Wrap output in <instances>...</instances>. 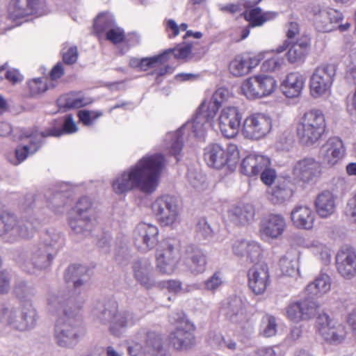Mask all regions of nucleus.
<instances>
[{"label":"nucleus","instance_id":"nucleus-52","mask_svg":"<svg viewBox=\"0 0 356 356\" xmlns=\"http://www.w3.org/2000/svg\"><path fill=\"white\" fill-rule=\"evenodd\" d=\"M280 267L285 275L293 277L298 273V261L290 253H287L280 259Z\"/></svg>","mask_w":356,"mask_h":356},{"label":"nucleus","instance_id":"nucleus-22","mask_svg":"<svg viewBox=\"0 0 356 356\" xmlns=\"http://www.w3.org/2000/svg\"><path fill=\"white\" fill-rule=\"evenodd\" d=\"M293 174L304 183H309L321 175L322 165L314 158H304L295 163Z\"/></svg>","mask_w":356,"mask_h":356},{"label":"nucleus","instance_id":"nucleus-20","mask_svg":"<svg viewBox=\"0 0 356 356\" xmlns=\"http://www.w3.org/2000/svg\"><path fill=\"white\" fill-rule=\"evenodd\" d=\"M346 155L343 140L337 136L330 137L321 147L320 156L323 163L327 167L337 165Z\"/></svg>","mask_w":356,"mask_h":356},{"label":"nucleus","instance_id":"nucleus-29","mask_svg":"<svg viewBox=\"0 0 356 356\" xmlns=\"http://www.w3.org/2000/svg\"><path fill=\"white\" fill-rule=\"evenodd\" d=\"M132 268L136 280L141 286L149 289L155 284L154 267L149 259L143 258L135 261Z\"/></svg>","mask_w":356,"mask_h":356},{"label":"nucleus","instance_id":"nucleus-51","mask_svg":"<svg viewBox=\"0 0 356 356\" xmlns=\"http://www.w3.org/2000/svg\"><path fill=\"white\" fill-rule=\"evenodd\" d=\"M309 42L307 39H301L296 42L288 51L287 58L291 63L300 60L309 49Z\"/></svg>","mask_w":356,"mask_h":356},{"label":"nucleus","instance_id":"nucleus-10","mask_svg":"<svg viewBox=\"0 0 356 356\" xmlns=\"http://www.w3.org/2000/svg\"><path fill=\"white\" fill-rule=\"evenodd\" d=\"M191 53V45L182 43L173 49L165 50L162 54L145 58H131L129 60L130 67H152L164 65L172 57L176 59H186Z\"/></svg>","mask_w":356,"mask_h":356},{"label":"nucleus","instance_id":"nucleus-49","mask_svg":"<svg viewBox=\"0 0 356 356\" xmlns=\"http://www.w3.org/2000/svg\"><path fill=\"white\" fill-rule=\"evenodd\" d=\"M188 270L193 274H200L206 270L207 259L200 251H195L185 261Z\"/></svg>","mask_w":356,"mask_h":356},{"label":"nucleus","instance_id":"nucleus-6","mask_svg":"<svg viewBox=\"0 0 356 356\" xmlns=\"http://www.w3.org/2000/svg\"><path fill=\"white\" fill-rule=\"evenodd\" d=\"M239 150L236 145L229 143L226 147L214 143L208 145L204 152L207 164L213 168L220 169L227 165L234 168L239 160Z\"/></svg>","mask_w":356,"mask_h":356},{"label":"nucleus","instance_id":"nucleus-9","mask_svg":"<svg viewBox=\"0 0 356 356\" xmlns=\"http://www.w3.org/2000/svg\"><path fill=\"white\" fill-rule=\"evenodd\" d=\"M36 316V310L33 305L25 303L20 313L14 309H3L0 314V321L13 329L25 331L34 326Z\"/></svg>","mask_w":356,"mask_h":356},{"label":"nucleus","instance_id":"nucleus-23","mask_svg":"<svg viewBox=\"0 0 356 356\" xmlns=\"http://www.w3.org/2000/svg\"><path fill=\"white\" fill-rule=\"evenodd\" d=\"M318 307V302L313 300L293 302L286 307V317L295 323L308 320L316 314Z\"/></svg>","mask_w":356,"mask_h":356},{"label":"nucleus","instance_id":"nucleus-62","mask_svg":"<svg viewBox=\"0 0 356 356\" xmlns=\"http://www.w3.org/2000/svg\"><path fill=\"white\" fill-rule=\"evenodd\" d=\"M124 38V31L120 27H111L106 33V38L114 44L122 42Z\"/></svg>","mask_w":356,"mask_h":356},{"label":"nucleus","instance_id":"nucleus-54","mask_svg":"<svg viewBox=\"0 0 356 356\" xmlns=\"http://www.w3.org/2000/svg\"><path fill=\"white\" fill-rule=\"evenodd\" d=\"M263 59L261 54H244L236 57L233 67H257Z\"/></svg>","mask_w":356,"mask_h":356},{"label":"nucleus","instance_id":"nucleus-34","mask_svg":"<svg viewBox=\"0 0 356 356\" xmlns=\"http://www.w3.org/2000/svg\"><path fill=\"white\" fill-rule=\"evenodd\" d=\"M68 223L74 234L84 235L92 231L95 220L93 215L79 216L75 213L70 214Z\"/></svg>","mask_w":356,"mask_h":356},{"label":"nucleus","instance_id":"nucleus-13","mask_svg":"<svg viewBox=\"0 0 356 356\" xmlns=\"http://www.w3.org/2000/svg\"><path fill=\"white\" fill-rule=\"evenodd\" d=\"M218 127L226 138H234L241 131L243 114L235 106H226L218 110Z\"/></svg>","mask_w":356,"mask_h":356},{"label":"nucleus","instance_id":"nucleus-18","mask_svg":"<svg viewBox=\"0 0 356 356\" xmlns=\"http://www.w3.org/2000/svg\"><path fill=\"white\" fill-rule=\"evenodd\" d=\"M159 228L152 223H138L133 232V241L140 250L147 252L156 247L159 242Z\"/></svg>","mask_w":356,"mask_h":356},{"label":"nucleus","instance_id":"nucleus-27","mask_svg":"<svg viewBox=\"0 0 356 356\" xmlns=\"http://www.w3.org/2000/svg\"><path fill=\"white\" fill-rule=\"evenodd\" d=\"M305 81V76L299 72L288 74L280 83L282 93L289 99L300 97L304 89Z\"/></svg>","mask_w":356,"mask_h":356},{"label":"nucleus","instance_id":"nucleus-56","mask_svg":"<svg viewBox=\"0 0 356 356\" xmlns=\"http://www.w3.org/2000/svg\"><path fill=\"white\" fill-rule=\"evenodd\" d=\"M65 299L59 293H51L48 296L47 301L48 309L51 312L61 311L64 315L67 314L64 309Z\"/></svg>","mask_w":356,"mask_h":356},{"label":"nucleus","instance_id":"nucleus-8","mask_svg":"<svg viewBox=\"0 0 356 356\" xmlns=\"http://www.w3.org/2000/svg\"><path fill=\"white\" fill-rule=\"evenodd\" d=\"M273 119L265 113H253L243 120L241 134L246 139L259 140L266 138L272 131Z\"/></svg>","mask_w":356,"mask_h":356},{"label":"nucleus","instance_id":"nucleus-63","mask_svg":"<svg viewBox=\"0 0 356 356\" xmlns=\"http://www.w3.org/2000/svg\"><path fill=\"white\" fill-rule=\"evenodd\" d=\"M346 213L350 220L356 223V194L348 200Z\"/></svg>","mask_w":356,"mask_h":356},{"label":"nucleus","instance_id":"nucleus-1","mask_svg":"<svg viewBox=\"0 0 356 356\" xmlns=\"http://www.w3.org/2000/svg\"><path fill=\"white\" fill-rule=\"evenodd\" d=\"M165 164L166 159L162 154H147L112 179V191L124 195L135 190L153 193L159 186Z\"/></svg>","mask_w":356,"mask_h":356},{"label":"nucleus","instance_id":"nucleus-3","mask_svg":"<svg viewBox=\"0 0 356 356\" xmlns=\"http://www.w3.org/2000/svg\"><path fill=\"white\" fill-rule=\"evenodd\" d=\"M92 313L99 323H109L110 332L117 337L121 336L127 327L133 326L137 321L132 312L119 310L115 302L106 305L98 302L93 307Z\"/></svg>","mask_w":356,"mask_h":356},{"label":"nucleus","instance_id":"nucleus-59","mask_svg":"<svg viewBox=\"0 0 356 356\" xmlns=\"http://www.w3.org/2000/svg\"><path fill=\"white\" fill-rule=\"evenodd\" d=\"M92 202L89 197H83L77 202L74 212L79 216L92 215Z\"/></svg>","mask_w":356,"mask_h":356},{"label":"nucleus","instance_id":"nucleus-14","mask_svg":"<svg viewBox=\"0 0 356 356\" xmlns=\"http://www.w3.org/2000/svg\"><path fill=\"white\" fill-rule=\"evenodd\" d=\"M317 329L323 339L331 344H339L346 338L345 326L327 314H321L317 318Z\"/></svg>","mask_w":356,"mask_h":356},{"label":"nucleus","instance_id":"nucleus-7","mask_svg":"<svg viewBox=\"0 0 356 356\" xmlns=\"http://www.w3.org/2000/svg\"><path fill=\"white\" fill-rule=\"evenodd\" d=\"M151 209L162 226L175 228L181 220L177 199L170 195L157 197L152 203Z\"/></svg>","mask_w":356,"mask_h":356},{"label":"nucleus","instance_id":"nucleus-42","mask_svg":"<svg viewBox=\"0 0 356 356\" xmlns=\"http://www.w3.org/2000/svg\"><path fill=\"white\" fill-rule=\"evenodd\" d=\"M49 88V85L44 78L38 77L29 79L26 82L24 97L32 99L40 98Z\"/></svg>","mask_w":356,"mask_h":356},{"label":"nucleus","instance_id":"nucleus-37","mask_svg":"<svg viewBox=\"0 0 356 356\" xmlns=\"http://www.w3.org/2000/svg\"><path fill=\"white\" fill-rule=\"evenodd\" d=\"M254 216V210L251 205H241L232 207L227 212L229 220L236 225H246L252 221Z\"/></svg>","mask_w":356,"mask_h":356},{"label":"nucleus","instance_id":"nucleus-12","mask_svg":"<svg viewBox=\"0 0 356 356\" xmlns=\"http://www.w3.org/2000/svg\"><path fill=\"white\" fill-rule=\"evenodd\" d=\"M195 325L189 320L181 319L168 335L169 345L177 351L191 349L195 343Z\"/></svg>","mask_w":356,"mask_h":356},{"label":"nucleus","instance_id":"nucleus-28","mask_svg":"<svg viewBox=\"0 0 356 356\" xmlns=\"http://www.w3.org/2000/svg\"><path fill=\"white\" fill-rule=\"evenodd\" d=\"M336 264L338 272L350 279L356 275V252L349 248L341 249L337 254Z\"/></svg>","mask_w":356,"mask_h":356},{"label":"nucleus","instance_id":"nucleus-43","mask_svg":"<svg viewBox=\"0 0 356 356\" xmlns=\"http://www.w3.org/2000/svg\"><path fill=\"white\" fill-rule=\"evenodd\" d=\"M245 19L249 22L252 27L261 26L265 22L274 19L277 13L274 11H263L260 8H255L244 13Z\"/></svg>","mask_w":356,"mask_h":356},{"label":"nucleus","instance_id":"nucleus-33","mask_svg":"<svg viewBox=\"0 0 356 356\" xmlns=\"http://www.w3.org/2000/svg\"><path fill=\"white\" fill-rule=\"evenodd\" d=\"M314 207L318 216L328 218L336 211L337 196L330 191H323L316 196Z\"/></svg>","mask_w":356,"mask_h":356},{"label":"nucleus","instance_id":"nucleus-48","mask_svg":"<svg viewBox=\"0 0 356 356\" xmlns=\"http://www.w3.org/2000/svg\"><path fill=\"white\" fill-rule=\"evenodd\" d=\"M261 97L266 98L273 95L277 89L276 79L268 73H258Z\"/></svg>","mask_w":356,"mask_h":356},{"label":"nucleus","instance_id":"nucleus-2","mask_svg":"<svg viewBox=\"0 0 356 356\" xmlns=\"http://www.w3.org/2000/svg\"><path fill=\"white\" fill-rule=\"evenodd\" d=\"M207 108H202V104L198 107L193 118L187 122L178 130L168 133L163 139L162 148L169 154L174 156L177 160L183 148L182 135L185 132H191L195 137L205 135L209 124L214 122L215 117H210Z\"/></svg>","mask_w":356,"mask_h":356},{"label":"nucleus","instance_id":"nucleus-17","mask_svg":"<svg viewBox=\"0 0 356 356\" xmlns=\"http://www.w3.org/2000/svg\"><path fill=\"white\" fill-rule=\"evenodd\" d=\"M335 68H316L309 79V92L315 99L330 95Z\"/></svg>","mask_w":356,"mask_h":356},{"label":"nucleus","instance_id":"nucleus-39","mask_svg":"<svg viewBox=\"0 0 356 356\" xmlns=\"http://www.w3.org/2000/svg\"><path fill=\"white\" fill-rule=\"evenodd\" d=\"M88 278V268L83 265H71L65 273L66 282H72L76 289L82 286Z\"/></svg>","mask_w":356,"mask_h":356},{"label":"nucleus","instance_id":"nucleus-41","mask_svg":"<svg viewBox=\"0 0 356 356\" xmlns=\"http://www.w3.org/2000/svg\"><path fill=\"white\" fill-rule=\"evenodd\" d=\"M331 289V279L326 274H321L307 284L305 291L314 297H322Z\"/></svg>","mask_w":356,"mask_h":356},{"label":"nucleus","instance_id":"nucleus-21","mask_svg":"<svg viewBox=\"0 0 356 356\" xmlns=\"http://www.w3.org/2000/svg\"><path fill=\"white\" fill-rule=\"evenodd\" d=\"M248 286L255 295L265 293L270 284L269 269L265 264H257L249 269Z\"/></svg>","mask_w":356,"mask_h":356},{"label":"nucleus","instance_id":"nucleus-35","mask_svg":"<svg viewBox=\"0 0 356 356\" xmlns=\"http://www.w3.org/2000/svg\"><path fill=\"white\" fill-rule=\"evenodd\" d=\"M231 97L232 93L227 88H219L214 92L210 99H205L201 103L202 108L209 110L210 117L216 115L221 106L226 103Z\"/></svg>","mask_w":356,"mask_h":356},{"label":"nucleus","instance_id":"nucleus-15","mask_svg":"<svg viewBox=\"0 0 356 356\" xmlns=\"http://www.w3.org/2000/svg\"><path fill=\"white\" fill-rule=\"evenodd\" d=\"M46 13L44 0H11L8 6V16L14 20L30 15L42 16Z\"/></svg>","mask_w":356,"mask_h":356},{"label":"nucleus","instance_id":"nucleus-40","mask_svg":"<svg viewBox=\"0 0 356 356\" xmlns=\"http://www.w3.org/2000/svg\"><path fill=\"white\" fill-rule=\"evenodd\" d=\"M147 353L152 356H168L169 350L165 345L162 336L155 332H148L146 338Z\"/></svg>","mask_w":356,"mask_h":356},{"label":"nucleus","instance_id":"nucleus-25","mask_svg":"<svg viewBox=\"0 0 356 356\" xmlns=\"http://www.w3.org/2000/svg\"><path fill=\"white\" fill-rule=\"evenodd\" d=\"M42 138L44 137L42 134L37 131L23 135L22 136V144L15 150L16 161L14 164L17 165L29 156L35 154L41 145Z\"/></svg>","mask_w":356,"mask_h":356},{"label":"nucleus","instance_id":"nucleus-57","mask_svg":"<svg viewBox=\"0 0 356 356\" xmlns=\"http://www.w3.org/2000/svg\"><path fill=\"white\" fill-rule=\"evenodd\" d=\"M46 79L50 82L49 87H55L65 74L64 68H44L43 72Z\"/></svg>","mask_w":356,"mask_h":356},{"label":"nucleus","instance_id":"nucleus-50","mask_svg":"<svg viewBox=\"0 0 356 356\" xmlns=\"http://www.w3.org/2000/svg\"><path fill=\"white\" fill-rule=\"evenodd\" d=\"M293 195V190L287 183L275 186L269 195V200L273 204H280L289 200Z\"/></svg>","mask_w":356,"mask_h":356},{"label":"nucleus","instance_id":"nucleus-60","mask_svg":"<svg viewBox=\"0 0 356 356\" xmlns=\"http://www.w3.org/2000/svg\"><path fill=\"white\" fill-rule=\"evenodd\" d=\"M63 60L66 65H73L78 58V51L75 46H65L62 51Z\"/></svg>","mask_w":356,"mask_h":356},{"label":"nucleus","instance_id":"nucleus-58","mask_svg":"<svg viewBox=\"0 0 356 356\" xmlns=\"http://www.w3.org/2000/svg\"><path fill=\"white\" fill-rule=\"evenodd\" d=\"M224 283L222 273L220 271L215 272L204 282V288L207 291H214L219 289Z\"/></svg>","mask_w":356,"mask_h":356},{"label":"nucleus","instance_id":"nucleus-55","mask_svg":"<svg viewBox=\"0 0 356 356\" xmlns=\"http://www.w3.org/2000/svg\"><path fill=\"white\" fill-rule=\"evenodd\" d=\"M14 292L19 299L25 302L24 304H29L28 302L31 301L35 296L34 289L24 282L17 284L14 288Z\"/></svg>","mask_w":356,"mask_h":356},{"label":"nucleus","instance_id":"nucleus-45","mask_svg":"<svg viewBox=\"0 0 356 356\" xmlns=\"http://www.w3.org/2000/svg\"><path fill=\"white\" fill-rule=\"evenodd\" d=\"M241 91L248 99H262L258 74H256L245 79L241 83Z\"/></svg>","mask_w":356,"mask_h":356},{"label":"nucleus","instance_id":"nucleus-31","mask_svg":"<svg viewBox=\"0 0 356 356\" xmlns=\"http://www.w3.org/2000/svg\"><path fill=\"white\" fill-rule=\"evenodd\" d=\"M92 102V99L86 96L82 91H71L60 95L56 104L60 111L65 112L86 106Z\"/></svg>","mask_w":356,"mask_h":356},{"label":"nucleus","instance_id":"nucleus-16","mask_svg":"<svg viewBox=\"0 0 356 356\" xmlns=\"http://www.w3.org/2000/svg\"><path fill=\"white\" fill-rule=\"evenodd\" d=\"M287 227L285 218L278 213H270L264 217L259 225V234L264 241L280 239Z\"/></svg>","mask_w":356,"mask_h":356},{"label":"nucleus","instance_id":"nucleus-5","mask_svg":"<svg viewBox=\"0 0 356 356\" xmlns=\"http://www.w3.org/2000/svg\"><path fill=\"white\" fill-rule=\"evenodd\" d=\"M34 227L33 222L19 220L12 213L0 212V237L7 242L13 243L31 237Z\"/></svg>","mask_w":356,"mask_h":356},{"label":"nucleus","instance_id":"nucleus-53","mask_svg":"<svg viewBox=\"0 0 356 356\" xmlns=\"http://www.w3.org/2000/svg\"><path fill=\"white\" fill-rule=\"evenodd\" d=\"M277 321L272 315H265L261 319L260 325V334L264 337H272L277 332Z\"/></svg>","mask_w":356,"mask_h":356},{"label":"nucleus","instance_id":"nucleus-36","mask_svg":"<svg viewBox=\"0 0 356 356\" xmlns=\"http://www.w3.org/2000/svg\"><path fill=\"white\" fill-rule=\"evenodd\" d=\"M221 312L232 323H239L245 319L244 304L238 298H234L224 304Z\"/></svg>","mask_w":356,"mask_h":356},{"label":"nucleus","instance_id":"nucleus-19","mask_svg":"<svg viewBox=\"0 0 356 356\" xmlns=\"http://www.w3.org/2000/svg\"><path fill=\"white\" fill-rule=\"evenodd\" d=\"M180 257L177 248L165 243L156 251V267L161 273L170 275L177 268Z\"/></svg>","mask_w":356,"mask_h":356},{"label":"nucleus","instance_id":"nucleus-30","mask_svg":"<svg viewBox=\"0 0 356 356\" xmlns=\"http://www.w3.org/2000/svg\"><path fill=\"white\" fill-rule=\"evenodd\" d=\"M270 165V159L261 154H250L241 161V171L248 177L259 175L262 170Z\"/></svg>","mask_w":356,"mask_h":356},{"label":"nucleus","instance_id":"nucleus-46","mask_svg":"<svg viewBox=\"0 0 356 356\" xmlns=\"http://www.w3.org/2000/svg\"><path fill=\"white\" fill-rule=\"evenodd\" d=\"M63 244V237L56 230L51 229L43 234L42 243L39 245L56 254Z\"/></svg>","mask_w":356,"mask_h":356},{"label":"nucleus","instance_id":"nucleus-38","mask_svg":"<svg viewBox=\"0 0 356 356\" xmlns=\"http://www.w3.org/2000/svg\"><path fill=\"white\" fill-rule=\"evenodd\" d=\"M54 253L43 246L38 245L34 247L29 259L30 264L35 270H42L47 268L54 259Z\"/></svg>","mask_w":356,"mask_h":356},{"label":"nucleus","instance_id":"nucleus-64","mask_svg":"<svg viewBox=\"0 0 356 356\" xmlns=\"http://www.w3.org/2000/svg\"><path fill=\"white\" fill-rule=\"evenodd\" d=\"M276 346L261 347L252 352L249 356H278Z\"/></svg>","mask_w":356,"mask_h":356},{"label":"nucleus","instance_id":"nucleus-26","mask_svg":"<svg viewBox=\"0 0 356 356\" xmlns=\"http://www.w3.org/2000/svg\"><path fill=\"white\" fill-rule=\"evenodd\" d=\"M316 216L312 207L307 204H297L291 210L290 219L292 225L300 229L313 228Z\"/></svg>","mask_w":356,"mask_h":356},{"label":"nucleus","instance_id":"nucleus-61","mask_svg":"<svg viewBox=\"0 0 356 356\" xmlns=\"http://www.w3.org/2000/svg\"><path fill=\"white\" fill-rule=\"evenodd\" d=\"M49 207L54 209L55 212L61 213L62 211L59 209V207H63L65 204V200L63 195L60 193H56L51 198L50 196H47Z\"/></svg>","mask_w":356,"mask_h":356},{"label":"nucleus","instance_id":"nucleus-24","mask_svg":"<svg viewBox=\"0 0 356 356\" xmlns=\"http://www.w3.org/2000/svg\"><path fill=\"white\" fill-rule=\"evenodd\" d=\"M235 256L248 263L257 262L261 257L263 248L256 241L238 240L232 245Z\"/></svg>","mask_w":356,"mask_h":356},{"label":"nucleus","instance_id":"nucleus-4","mask_svg":"<svg viewBox=\"0 0 356 356\" xmlns=\"http://www.w3.org/2000/svg\"><path fill=\"white\" fill-rule=\"evenodd\" d=\"M325 129L326 120L323 113L318 109H311L299 118L296 131L299 143L309 147L320 141Z\"/></svg>","mask_w":356,"mask_h":356},{"label":"nucleus","instance_id":"nucleus-44","mask_svg":"<svg viewBox=\"0 0 356 356\" xmlns=\"http://www.w3.org/2000/svg\"><path fill=\"white\" fill-rule=\"evenodd\" d=\"M305 248L309 250L316 258L324 263L330 261L332 250L328 245L318 239H312L305 243Z\"/></svg>","mask_w":356,"mask_h":356},{"label":"nucleus","instance_id":"nucleus-32","mask_svg":"<svg viewBox=\"0 0 356 356\" xmlns=\"http://www.w3.org/2000/svg\"><path fill=\"white\" fill-rule=\"evenodd\" d=\"M343 19L341 12L334 9L321 10L314 15V24L319 31L330 32L335 29Z\"/></svg>","mask_w":356,"mask_h":356},{"label":"nucleus","instance_id":"nucleus-11","mask_svg":"<svg viewBox=\"0 0 356 356\" xmlns=\"http://www.w3.org/2000/svg\"><path fill=\"white\" fill-rule=\"evenodd\" d=\"M82 335V331L76 325V319L65 314L59 316L55 325V338L57 343L64 347L75 346Z\"/></svg>","mask_w":356,"mask_h":356},{"label":"nucleus","instance_id":"nucleus-47","mask_svg":"<svg viewBox=\"0 0 356 356\" xmlns=\"http://www.w3.org/2000/svg\"><path fill=\"white\" fill-rule=\"evenodd\" d=\"M78 131V127L74 120L72 114H68L65 117L62 129L51 127L44 132H41L43 137L47 136H60L64 134H72Z\"/></svg>","mask_w":356,"mask_h":356}]
</instances>
